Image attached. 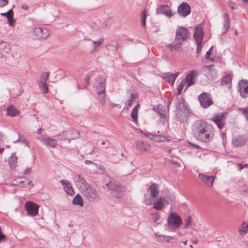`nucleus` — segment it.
<instances>
[{
    "instance_id": "nucleus-1",
    "label": "nucleus",
    "mask_w": 248,
    "mask_h": 248,
    "mask_svg": "<svg viewBox=\"0 0 248 248\" xmlns=\"http://www.w3.org/2000/svg\"><path fill=\"white\" fill-rule=\"evenodd\" d=\"M75 183L82 195L88 201L96 203L100 200V196L97 191L87 183L82 176L78 174L74 175Z\"/></svg>"
},
{
    "instance_id": "nucleus-2",
    "label": "nucleus",
    "mask_w": 248,
    "mask_h": 248,
    "mask_svg": "<svg viewBox=\"0 0 248 248\" xmlns=\"http://www.w3.org/2000/svg\"><path fill=\"white\" fill-rule=\"evenodd\" d=\"M192 129L195 138L202 142H209L214 136L213 127L202 120L195 121L193 124Z\"/></svg>"
},
{
    "instance_id": "nucleus-3",
    "label": "nucleus",
    "mask_w": 248,
    "mask_h": 248,
    "mask_svg": "<svg viewBox=\"0 0 248 248\" xmlns=\"http://www.w3.org/2000/svg\"><path fill=\"white\" fill-rule=\"evenodd\" d=\"M183 223L181 217L176 213L172 212L168 217V227L172 229L178 228Z\"/></svg>"
},
{
    "instance_id": "nucleus-4",
    "label": "nucleus",
    "mask_w": 248,
    "mask_h": 248,
    "mask_svg": "<svg viewBox=\"0 0 248 248\" xmlns=\"http://www.w3.org/2000/svg\"><path fill=\"white\" fill-rule=\"evenodd\" d=\"M105 81L106 80L103 77H99L96 80V88L97 91V93L100 98V101L101 103H104L105 98L106 97L105 94Z\"/></svg>"
},
{
    "instance_id": "nucleus-5",
    "label": "nucleus",
    "mask_w": 248,
    "mask_h": 248,
    "mask_svg": "<svg viewBox=\"0 0 248 248\" xmlns=\"http://www.w3.org/2000/svg\"><path fill=\"white\" fill-rule=\"evenodd\" d=\"M227 113L224 112L215 114L212 118V120L217 124L218 128L222 129L225 125Z\"/></svg>"
},
{
    "instance_id": "nucleus-6",
    "label": "nucleus",
    "mask_w": 248,
    "mask_h": 248,
    "mask_svg": "<svg viewBox=\"0 0 248 248\" xmlns=\"http://www.w3.org/2000/svg\"><path fill=\"white\" fill-rule=\"evenodd\" d=\"M79 136V133L76 130H68L60 134L58 136L62 140H74L78 138Z\"/></svg>"
},
{
    "instance_id": "nucleus-7",
    "label": "nucleus",
    "mask_w": 248,
    "mask_h": 248,
    "mask_svg": "<svg viewBox=\"0 0 248 248\" xmlns=\"http://www.w3.org/2000/svg\"><path fill=\"white\" fill-rule=\"evenodd\" d=\"M36 139L47 148H55L58 145L57 140L50 137H38Z\"/></svg>"
},
{
    "instance_id": "nucleus-8",
    "label": "nucleus",
    "mask_w": 248,
    "mask_h": 248,
    "mask_svg": "<svg viewBox=\"0 0 248 248\" xmlns=\"http://www.w3.org/2000/svg\"><path fill=\"white\" fill-rule=\"evenodd\" d=\"M107 186L109 189L116 192L115 196L118 198L122 197L121 192H123L125 190L124 186L117 184L115 181H110L107 184Z\"/></svg>"
},
{
    "instance_id": "nucleus-9",
    "label": "nucleus",
    "mask_w": 248,
    "mask_h": 248,
    "mask_svg": "<svg viewBox=\"0 0 248 248\" xmlns=\"http://www.w3.org/2000/svg\"><path fill=\"white\" fill-rule=\"evenodd\" d=\"M201 105L203 108H207L213 104L211 95L207 93H203L198 97Z\"/></svg>"
},
{
    "instance_id": "nucleus-10",
    "label": "nucleus",
    "mask_w": 248,
    "mask_h": 248,
    "mask_svg": "<svg viewBox=\"0 0 248 248\" xmlns=\"http://www.w3.org/2000/svg\"><path fill=\"white\" fill-rule=\"evenodd\" d=\"M189 31L186 28L179 27L176 32V41L181 42L186 41L188 38Z\"/></svg>"
},
{
    "instance_id": "nucleus-11",
    "label": "nucleus",
    "mask_w": 248,
    "mask_h": 248,
    "mask_svg": "<svg viewBox=\"0 0 248 248\" xmlns=\"http://www.w3.org/2000/svg\"><path fill=\"white\" fill-rule=\"evenodd\" d=\"M25 208L28 215L35 217L38 214L39 205L31 202H27L25 203Z\"/></svg>"
},
{
    "instance_id": "nucleus-12",
    "label": "nucleus",
    "mask_w": 248,
    "mask_h": 248,
    "mask_svg": "<svg viewBox=\"0 0 248 248\" xmlns=\"http://www.w3.org/2000/svg\"><path fill=\"white\" fill-rule=\"evenodd\" d=\"M33 33L38 39H46L49 36L48 31L44 28H34Z\"/></svg>"
},
{
    "instance_id": "nucleus-13",
    "label": "nucleus",
    "mask_w": 248,
    "mask_h": 248,
    "mask_svg": "<svg viewBox=\"0 0 248 248\" xmlns=\"http://www.w3.org/2000/svg\"><path fill=\"white\" fill-rule=\"evenodd\" d=\"M238 90L242 97H247L248 96V81L244 79L240 81Z\"/></svg>"
},
{
    "instance_id": "nucleus-14",
    "label": "nucleus",
    "mask_w": 248,
    "mask_h": 248,
    "mask_svg": "<svg viewBox=\"0 0 248 248\" xmlns=\"http://www.w3.org/2000/svg\"><path fill=\"white\" fill-rule=\"evenodd\" d=\"M156 12L157 15L163 14L168 17H170L174 15L168 5H160L156 9Z\"/></svg>"
},
{
    "instance_id": "nucleus-15",
    "label": "nucleus",
    "mask_w": 248,
    "mask_h": 248,
    "mask_svg": "<svg viewBox=\"0 0 248 248\" xmlns=\"http://www.w3.org/2000/svg\"><path fill=\"white\" fill-rule=\"evenodd\" d=\"M60 183L63 186V190L67 194L71 196L74 194V190L71 182L69 180H62L60 181Z\"/></svg>"
},
{
    "instance_id": "nucleus-16",
    "label": "nucleus",
    "mask_w": 248,
    "mask_h": 248,
    "mask_svg": "<svg viewBox=\"0 0 248 248\" xmlns=\"http://www.w3.org/2000/svg\"><path fill=\"white\" fill-rule=\"evenodd\" d=\"M190 7L186 2L182 3L178 8V12L180 15L185 17L190 13Z\"/></svg>"
},
{
    "instance_id": "nucleus-17",
    "label": "nucleus",
    "mask_w": 248,
    "mask_h": 248,
    "mask_svg": "<svg viewBox=\"0 0 248 248\" xmlns=\"http://www.w3.org/2000/svg\"><path fill=\"white\" fill-rule=\"evenodd\" d=\"M204 35L203 30L201 26H198L195 28L193 37L196 42H202Z\"/></svg>"
},
{
    "instance_id": "nucleus-18",
    "label": "nucleus",
    "mask_w": 248,
    "mask_h": 248,
    "mask_svg": "<svg viewBox=\"0 0 248 248\" xmlns=\"http://www.w3.org/2000/svg\"><path fill=\"white\" fill-rule=\"evenodd\" d=\"M198 75V72L195 70L191 71L189 74L187 75L186 78L183 79V80H185L186 81V84L185 90L187 89L188 87L194 84V78L197 76Z\"/></svg>"
},
{
    "instance_id": "nucleus-19",
    "label": "nucleus",
    "mask_w": 248,
    "mask_h": 248,
    "mask_svg": "<svg viewBox=\"0 0 248 248\" xmlns=\"http://www.w3.org/2000/svg\"><path fill=\"white\" fill-rule=\"evenodd\" d=\"M199 177L202 182L208 186L211 187L213 186L215 180L214 176H208L203 173H199Z\"/></svg>"
},
{
    "instance_id": "nucleus-20",
    "label": "nucleus",
    "mask_w": 248,
    "mask_h": 248,
    "mask_svg": "<svg viewBox=\"0 0 248 248\" xmlns=\"http://www.w3.org/2000/svg\"><path fill=\"white\" fill-rule=\"evenodd\" d=\"M168 204L167 201L165 198L160 197L157 198L154 202L153 208L155 210H160Z\"/></svg>"
},
{
    "instance_id": "nucleus-21",
    "label": "nucleus",
    "mask_w": 248,
    "mask_h": 248,
    "mask_svg": "<svg viewBox=\"0 0 248 248\" xmlns=\"http://www.w3.org/2000/svg\"><path fill=\"white\" fill-rule=\"evenodd\" d=\"M246 140L245 136L238 135L234 136L232 139V144L235 147H241L245 145Z\"/></svg>"
},
{
    "instance_id": "nucleus-22",
    "label": "nucleus",
    "mask_w": 248,
    "mask_h": 248,
    "mask_svg": "<svg viewBox=\"0 0 248 248\" xmlns=\"http://www.w3.org/2000/svg\"><path fill=\"white\" fill-rule=\"evenodd\" d=\"M137 148L140 151L147 152L151 149V146L147 142L142 140H138L136 142Z\"/></svg>"
},
{
    "instance_id": "nucleus-23",
    "label": "nucleus",
    "mask_w": 248,
    "mask_h": 248,
    "mask_svg": "<svg viewBox=\"0 0 248 248\" xmlns=\"http://www.w3.org/2000/svg\"><path fill=\"white\" fill-rule=\"evenodd\" d=\"M153 110L159 115L160 118L165 117L166 110L165 107L161 104L155 106L153 108Z\"/></svg>"
},
{
    "instance_id": "nucleus-24",
    "label": "nucleus",
    "mask_w": 248,
    "mask_h": 248,
    "mask_svg": "<svg viewBox=\"0 0 248 248\" xmlns=\"http://www.w3.org/2000/svg\"><path fill=\"white\" fill-rule=\"evenodd\" d=\"M159 191L158 185L153 184L149 187L146 194H149L153 197H156L159 194Z\"/></svg>"
},
{
    "instance_id": "nucleus-25",
    "label": "nucleus",
    "mask_w": 248,
    "mask_h": 248,
    "mask_svg": "<svg viewBox=\"0 0 248 248\" xmlns=\"http://www.w3.org/2000/svg\"><path fill=\"white\" fill-rule=\"evenodd\" d=\"M158 128L164 134L166 133V129L168 127V123L166 120V117H161L158 123Z\"/></svg>"
},
{
    "instance_id": "nucleus-26",
    "label": "nucleus",
    "mask_w": 248,
    "mask_h": 248,
    "mask_svg": "<svg viewBox=\"0 0 248 248\" xmlns=\"http://www.w3.org/2000/svg\"><path fill=\"white\" fill-rule=\"evenodd\" d=\"M223 30H224L223 33H225L228 31L230 28V18L228 14L225 13L223 15Z\"/></svg>"
},
{
    "instance_id": "nucleus-27",
    "label": "nucleus",
    "mask_w": 248,
    "mask_h": 248,
    "mask_svg": "<svg viewBox=\"0 0 248 248\" xmlns=\"http://www.w3.org/2000/svg\"><path fill=\"white\" fill-rule=\"evenodd\" d=\"M205 75L208 78H214L216 76V71L213 69L211 66H206L204 67Z\"/></svg>"
},
{
    "instance_id": "nucleus-28",
    "label": "nucleus",
    "mask_w": 248,
    "mask_h": 248,
    "mask_svg": "<svg viewBox=\"0 0 248 248\" xmlns=\"http://www.w3.org/2000/svg\"><path fill=\"white\" fill-rule=\"evenodd\" d=\"M7 115L10 117H16L19 115V111L14 106L10 105L7 108Z\"/></svg>"
},
{
    "instance_id": "nucleus-29",
    "label": "nucleus",
    "mask_w": 248,
    "mask_h": 248,
    "mask_svg": "<svg viewBox=\"0 0 248 248\" xmlns=\"http://www.w3.org/2000/svg\"><path fill=\"white\" fill-rule=\"evenodd\" d=\"M17 157L13 153L8 159V164L12 170H15L17 166Z\"/></svg>"
},
{
    "instance_id": "nucleus-30",
    "label": "nucleus",
    "mask_w": 248,
    "mask_h": 248,
    "mask_svg": "<svg viewBox=\"0 0 248 248\" xmlns=\"http://www.w3.org/2000/svg\"><path fill=\"white\" fill-rule=\"evenodd\" d=\"M179 72H176L174 74H168L164 76V78L170 84L173 85L174 81L178 76Z\"/></svg>"
},
{
    "instance_id": "nucleus-31",
    "label": "nucleus",
    "mask_w": 248,
    "mask_h": 248,
    "mask_svg": "<svg viewBox=\"0 0 248 248\" xmlns=\"http://www.w3.org/2000/svg\"><path fill=\"white\" fill-rule=\"evenodd\" d=\"M155 235L158 239V241L164 243H168L170 242V239H176L174 236H170L165 235H158L155 233Z\"/></svg>"
},
{
    "instance_id": "nucleus-32",
    "label": "nucleus",
    "mask_w": 248,
    "mask_h": 248,
    "mask_svg": "<svg viewBox=\"0 0 248 248\" xmlns=\"http://www.w3.org/2000/svg\"><path fill=\"white\" fill-rule=\"evenodd\" d=\"M248 232V223L243 222L238 228V232L241 235H244Z\"/></svg>"
},
{
    "instance_id": "nucleus-33",
    "label": "nucleus",
    "mask_w": 248,
    "mask_h": 248,
    "mask_svg": "<svg viewBox=\"0 0 248 248\" xmlns=\"http://www.w3.org/2000/svg\"><path fill=\"white\" fill-rule=\"evenodd\" d=\"M72 204L75 205H78L80 207L83 206V201L79 194L77 195L73 198L72 200Z\"/></svg>"
},
{
    "instance_id": "nucleus-34",
    "label": "nucleus",
    "mask_w": 248,
    "mask_h": 248,
    "mask_svg": "<svg viewBox=\"0 0 248 248\" xmlns=\"http://www.w3.org/2000/svg\"><path fill=\"white\" fill-rule=\"evenodd\" d=\"M232 82V77L230 74L226 75L221 81V84L227 86L228 88L231 87Z\"/></svg>"
},
{
    "instance_id": "nucleus-35",
    "label": "nucleus",
    "mask_w": 248,
    "mask_h": 248,
    "mask_svg": "<svg viewBox=\"0 0 248 248\" xmlns=\"http://www.w3.org/2000/svg\"><path fill=\"white\" fill-rule=\"evenodd\" d=\"M182 42L180 41H176L175 44H170L167 46V48L170 51H177L181 48Z\"/></svg>"
},
{
    "instance_id": "nucleus-36",
    "label": "nucleus",
    "mask_w": 248,
    "mask_h": 248,
    "mask_svg": "<svg viewBox=\"0 0 248 248\" xmlns=\"http://www.w3.org/2000/svg\"><path fill=\"white\" fill-rule=\"evenodd\" d=\"M140 107L139 104L137 105L133 109L131 113V117L134 122H137L138 119V109Z\"/></svg>"
},
{
    "instance_id": "nucleus-37",
    "label": "nucleus",
    "mask_w": 248,
    "mask_h": 248,
    "mask_svg": "<svg viewBox=\"0 0 248 248\" xmlns=\"http://www.w3.org/2000/svg\"><path fill=\"white\" fill-rule=\"evenodd\" d=\"M155 198V197H153L149 194H145L144 202L147 205H151L153 203L154 204V202L155 201V200L154 199Z\"/></svg>"
},
{
    "instance_id": "nucleus-38",
    "label": "nucleus",
    "mask_w": 248,
    "mask_h": 248,
    "mask_svg": "<svg viewBox=\"0 0 248 248\" xmlns=\"http://www.w3.org/2000/svg\"><path fill=\"white\" fill-rule=\"evenodd\" d=\"M39 89L44 93H48V87L47 82H37Z\"/></svg>"
},
{
    "instance_id": "nucleus-39",
    "label": "nucleus",
    "mask_w": 248,
    "mask_h": 248,
    "mask_svg": "<svg viewBox=\"0 0 248 248\" xmlns=\"http://www.w3.org/2000/svg\"><path fill=\"white\" fill-rule=\"evenodd\" d=\"M104 42V39L102 38H99L97 41H93L92 43V46L93 48V50L98 46H99Z\"/></svg>"
},
{
    "instance_id": "nucleus-40",
    "label": "nucleus",
    "mask_w": 248,
    "mask_h": 248,
    "mask_svg": "<svg viewBox=\"0 0 248 248\" xmlns=\"http://www.w3.org/2000/svg\"><path fill=\"white\" fill-rule=\"evenodd\" d=\"M154 141L155 142H164L165 141H169L166 136L155 135Z\"/></svg>"
},
{
    "instance_id": "nucleus-41",
    "label": "nucleus",
    "mask_w": 248,
    "mask_h": 248,
    "mask_svg": "<svg viewBox=\"0 0 248 248\" xmlns=\"http://www.w3.org/2000/svg\"><path fill=\"white\" fill-rule=\"evenodd\" d=\"M0 49L6 53H9L10 51V48L5 42H1L0 45Z\"/></svg>"
},
{
    "instance_id": "nucleus-42",
    "label": "nucleus",
    "mask_w": 248,
    "mask_h": 248,
    "mask_svg": "<svg viewBox=\"0 0 248 248\" xmlns=\"http://www.w3.org/2000/svg\"><path fill=\"white\" fill-rule=\"evenodd\" d=\"M49 73L48 72L43 73L40 77V79L37 82H46L48 78Z\"/></svg>"
},
{
    "instance_id": "nucleus-43",
    "label": "nucleus",
    "mask_w": 248,
    "mask_h": 248,
    "mask_svg": "<svg viewBox=\"0 0 248 248\" xmlns=\"http://www.w3.org/2000/svg\"><path fill=\"white\" fill-rule=\"evenodd\" d=\"M146 17L147 14L146 13V10H144L141 14V23L143 27H145Z\"/></svg>"
},
{
    "instance_id": "nucleus-44",
    "label": "nucleus",
    "mask_w": 248,
    "mask_h": 248,
    "mask_svg": "<svg viewBox=\"0 0 248 248\" xmlns=\"http://www.w3.org/2000/svg\"><path fill=\"white\" fill-rule=\"evenodd\" d=\"M185 86H186V81L182 80L178 88L177 94H180Z\"/></svg>"
},
{
    "instance_id": "nucleus-45",
    "label": "nucleus",
    "mask_w": 248,
    "mask_h": 248,
    "mask_svg": "<svg viewBox=\"0 0 248 248\" xmlns=\"http://www.w3.org/2000/svg\"><path fill=\"white\" fill-rule=\"evenodd\" d=\"M238 111L241 113L246 118L247 120H248V108H239L238 109Z\"/></svg>"
},
{
    "instance_id": "nucleus-46",
    "label": "nucleus",
    "mask_w": 248,
    "mask_h": 248,
    "mask_svg": "<svg viewBox=\"0 0 248 248\" xmlns=\"http://www.w3.org/2000/svg\"><path fill=\"white\" fill-rule=\"evenodd\" d=\"M185 224L184 226V228H187L191 226V217L188 216L185 220Z\"/></svg>"
},
{
    "instance_id": "nucleus-47",
    "label": "nucleus",
    "mask_w": 248,
    "mask_h": 248,
    "mask_svg": "<svg viewBox=\"0 0 248 248\" xmlns=\"http://www.w3.org/2000/svg\"><path fill=\"white\" fill-rule=\"evenodd\" d=\"M7 19L9 26L11 27H14L16 20L14 19L13 15H10Z\"/></svg>"
},
{
    "instance_id": "nucleus-48",
    "label": "nucleus",
    "mask_w": 248,
    "mask_h": 248,
    "mask_svg": "<svg viewBox=\"0 0 248 248\" xmlns=\"http://www.w3.org/2000/svg\"><path fill=\"white\" fill-rule=\"evenodd\" d=\"M197 48H196V53L199 55L202 49V42H196Z\"/></svg>"
},
{
    "instance_id": "nucleus-49",
    "label": "nucleus",
    "mask_w": 248,
    "mask_h": 248,
    "mask_svg": "<svg viewBox=\"0 0 248 248\" xmlns=\"http://www.w3.org/2000/svg\"><path fill=\"white\" fill-rule=\"evenodd\" d=\"M24 182V181L22 180V179L20 178L18 180H15L12 184L13 186H16L22 184Z\"/></svg>"
},
{
    "instance_id": "nucleus-50",
    "label": "nucleus",
    "mask_w": 248,
    "mask_h": 248,
    "mask_svg": "<svg viewBox=\"0 0 248 248\" xmlns=\"http://www.w3.org/2000/svg\"><path fill=\"white\" fill-rule=\"evenodd\" d=\"M143 133V134L146 137H147V138H148L150 140H153L154 141L155 137V135H154V134H153L152 133H150L149 132H144V133Z\"/></svg>"
},
{
    "instance_id": "nucleus-51",
    "label": "nucleus",
    "mask_w": 248,
    "mask_h": 248,
    "mask_svg": "<svg viewBox=\"0 0 248 248\" xmlns=\"http://www.w3.org/2000/svg\"><path fill=\"white\" fill-rule=\"evenodd\" d=\"M178 103H177L176 108H180L181 106H183L184 100L183 98L178 99Z\"/></svg>"
},
{
    "instance_id": "nucleus-52",
    "label": "nucleus",
    "mask_w": 248,
    "mask_h": 248,
    "mask_svg": "<svg viewBox=\"0 0 248 248\" xmlns=\"http://www.w3.org/2000/svg\"><path fill=\"white\" fill-rule=\"evenodd\" d=\"M89 78L88 75H87L84 78V86L85 87L89 85Z\"/></svg>"
},
{
    "instance_id": "nucleus-53",
    "label": "nucleus",
    "mask_w": 248,
    "mask_h": 248,
    "mask_svg": "<svg viewBox=\"0 0 248 248\" xmlns=\"http://www.w3.org/2000/svg\"><path fill=\"white\" fill-rule=\"evenodd\" d=\"M8 2V0H0V7H3L7 5Z\"/></svg>"
},
{
    "instance_id": "nucleus-54",
    "label": "nucleus",
    "mask_w": 248,
    "mask_h": 248,
    "mask_svg": "<svg viewBox=\"0 0 248 248\" xmlns=\"http://www.w3.org/2000/svg\"><path fill=\"white\" fill-rule=\"evenodd\" d=\"M160 218L159 215L158 213H155L154 216V220L155 222H157Z\"/></svg>"
},
{
    "instance_id": "nucleus-55",
    "label": "nucleus",
    "mask_w": 248,
    "mask_h": 248,
    "mask_svg": "<svg viewBox=\"0 0 248 248\" xmlns=\"http://www.w3.org/2000/svg\"><path fill=\"white\" fill-rule=\"evenodd\" d=\"M134 101V98L133 97H131V99L129 100L128 103H127V109L131 107L133 104V102Z\"/></svg>"
},
{
    "instance_id": "nucleus-56",
    "label": "nucleus",
    "mask_w": 248,
    "mask_h": 248,
    "mask_svg": "<svg viewBox=\"0 0 248 248\" xmlns=\"http://www.w3.org/2000/svg\"><path fill=\"white\" fill-rule=\"evenodd\" d=\"M228 5L230 8H231L232 9H235V4L233 2H232L231 1H230L228 3Z\"/></svg>"
},
{
    "instance_id": "nucleus-57",
    "label": "nucleus",
    "mask_w": 248,
    "mask_h": 248,
    "mask_svg": "<svg viewBox=\"0 0 248 248\" xmlns=\"http://www.w3.org/2000/svg\"><path fill=\"white\" fill-rule=\"evenodd\" d=\"M109 104H110V106L111 107H112V108L115 107H117L118 108H121L120 107V105H119V104H114L113 103H112V102H110Z\"/></svg>"
},
{
    "instance_id": "nucleus-58",
    "label": "nucleus",
    "mask_w": 248,
    "mask_h": 248,
    "mask_svg": "<svg viewBox=\"0 0 248 248\" xmlns=\"http://www.w3.org/2000/svg\"><path fill=\"white\" fill-rule=\"evenodd\" d=\"M212 48H213V46H211V47H210V48L209 49V50L208 51H207L206 54V59H208V58H209V55H210V54H211L210 51L211 50V49H212Z\"/></svg>"
},
{
    "instance_id": "nucleus-59",
    "label": "nucleus",
    "mask_w": 248,
    "mask_h": 248,
    "mask_svg": "<svg viewBox=\"0 0 248 248\" xmlns=\"http://www.w3.org/2000/svg\"><path fill=\"white\" fill-rule=\"evenodd\" d=\"M238 166H240V169L242 170L243 169L244 167H248V164H245V165H242L240 163H238Z\"/></svg>"
},
{
    "instance_id": "nucleus-60",
    "label": "nucleus",
    "mask_w": 248,
    "mask_h": 248,
    "mask_svg": "<svg viewBox=\"0 0 248 248\" xmlns=\"http://www.w3.org/2000/svg\"><path fill=\"white\" fill-rule=\"evenodd\" d=\"M31 171V168H28L25 169L24 170V174L28 173Z\"/></svg>"
},
{
    "instance_id": "nucleus-61",
    "label": "nucleus",
    "mask_w": 248,
    "mask_h": 248,
    "mask_svg": "<svg viewBox=\"0 0 248 248\" xmlns=\"http://www.w3.org/2000/svg\"><path fill=\"white\" fill-rule=\"evenodd\" d=\"M96 166V168H98L99 169L101 170H103L104 168L103 167V166L101 165H96V164H94Z\"/></svg>"
},
{
    "instance_id": "nucleus-62",
    "label": "nucleus",
    "mask_w": 248,
    "mask_h": 248,
    "mask_svg": "<svg viewBox=\"0 0 248 248\" xmlns=\"http://www.w3.org/2000/svg\"><path fill=\"white\" fill-rule=\"evenodd\" d=\"M0 15L1 16H5L6 17V18H7L8 17V16H9L10 15H8V14L7 13V12H5V13H1L0 14Z\"/></svg>"
},
{
    "instance_id": "nucleus-63",
    "label": "nucleus",
    "mask_w": 248,
    "mask_h": 248,
    "mask_svg": "<svg viewBox=\"0 0 248 248\" xmlns=\"http://www.w3.org/2000/svg\"><path fill=\"white\" fill-rule=\"evenodd\" d=\"M85 164L86 165H89V164H94L91 161L86 160L85 161Z\"/></svg>"
},
{
    "instance_id": "nucleus-64",
    "label": "nucleus",
    "mask_w": 248,
    "mask_h": 248,
    "mask_svg": "<svg viewBox=\"0 0 248 248\" xmlns=\"http://www.w3.org/2000/svg\"><path fill=\"white\" fill-rule=\"evenodd\" d=\"M21 8L24 10H27L28 9V6L27 4H23L21 6Z\"/></svg>"
}]
</instances>
